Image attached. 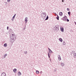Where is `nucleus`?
I'll return each instance as SVG.
<instances>
[{"label":"nucleus","mask_w":76,"mask_h":76,"mask_svg":"<svg viewBox=\"0 0 76 76\" xmlns=\"http://www.w3.org/2000/svg\"><path fill=\"white\" fill-rule=\"evenodd\" d=\"M63 44L64 45H66V42H65L64 41V42H63Z\"/></svg>","instance_id":"22"},{"label":"nucleus","mask_w":76,"mask_h":76,"mask_svg":"<svg viewBox=\"0 0 76 76\" xmlns=\"http://www.w3.org/2000/svg\"><path fill=\"white\" fill-rule=\"evenodd\" d=\"M60 27V26H59L57 24L55 26V28H58L59 27Z\"/></svg>","instance_id":"8"},{"label":"nucleus","mask_w":76,"mask_h":76,"mask_svg":"<svg viewBox=\"0 0 76 76\" xmlns=\"http://www.w3.org/2000/svg\"><path fill=\"white\" fill-rule=\"evenodd\" d=\"M9 26H7V30H9Z\"/></svg>","instance_id":"26"},{"label":"nucleus","mask_w":76,"mask_h":76,"mask_svg":"<svg viewBox=\"0 0 76 76\" xmlns=\"http://www.w3.org/2000/svg\"><path fill=\"white\" fill-rule=\"evenodd\" d=\"M55 14L56 15H57V14H56V13H55Z\"/></svg>","instance_id":"36"},{"label":"nucleus","mask_w":76,"mask_h":76,"mask_svg":"<svg viewBox=\"0 0 76 76\" xmlns=\"http://www.w3.org/2000/svg\"><path fill=\"white\" fill-rule=\"evenodd\" d=\"M54 71L55 72H56V69H54Z\"/></svg>","instance_id":"33"},{"label":"nucleus","mask_w":76,"mask_h":76,"mask_svg":"<svg viewBox=\"0 0 76 76\" xmlns=\"http://www.w3.org/2000/svg\"><path fill=\"white\" fill-rule=\"evenodd\" d=\"M61 32H64V28H61Z\"/></svg>","instance_id":"13"},{"label":"nucleus","mask_w":76,"mask_h":76,"mask_svg":"<svg viewBox=\"0 0 76 76\" xmlns=\"http://www.w3.org/2000/svg\"><path fill=\"white\" fill-rule=\"evenodd\" d=\"M10 38V41L11 42H13L16 40V36L15 34H11Z\"/></svg>","instance_id":"1"},{"label":"nucleus","mask_w":76,"mask_h":76,"mask_svg":"<svg viewBox=\"0 0 76 76\" xmlns=\"http://www.w3.org/2000/svg\"><path fill=\"white\" fill-rule=\"evenodd\" d=\"M74 57L75 58H76V53H75L74 55Z\"/></svg>","instance_id":"14"},{"label":"nucleus","mask_w":76,"mask_h":76,"mask_svg":"<svg viewBox=\"0 0 76 76\" xmlns=\"http://www.w3.org/2000/svg\"><path fill=\"white\" fill-rule=\"evenodd\" d=\"M67 10H68V11H69V8H67Z\"/></svg>","instance_id":"28"},{"label":"nucleus","mask_w":76,"mask_h":76,"mask_svg":"<svg viewBox=\"0 0 76 76\" xmlns=\"http://www.w3.org/2000/svg\"><path fill=\"white\" fill-rule=\"evenodd\" d=\"M49 18V17H48V16H47L46 18L45 19V20H48V19Z\"/></svg>","instance_id":"20"},{"label":"nucleus","mask_w":76,"mask_h":76,"mask_svg":"<svg viewBox=\"0 0 76 76\" xmlns=\"http://www.w3.org/2000/svg\"><path fill=\"white\" fill-rule=\"evenodd\" d=\"M41 17H42V18L43 19H45V18H46V15L44 13L43 14V15H42L41 14Z\"/></svg>","instance_id":"3"},{"label":"nucleus","mask_w":76,"mask_h":76,"mask_svg":"<svg viewBox=\"0 0 76 76\" xmlns=\"http://www.w3.org/2000/svg\"><path fill=\"white\" fill-rule=\"evenodd\" d=\"M43 13H44L42 12V14L43 15Z\"/></svg>","instance_id":"35"},{"label":"nucleus","mask_w":76,"mask_h":76,"mask_svg":"<svg viewBox=\"0 0 76 76\" xmlns=\"http://www.w3.org/2000/svg\"><path fill=\"white\" fill-rule=\"evenodd\" d=\"M59 14V15H60V16H63V12H60Z\"/></svg>","instance_id":"11"},{"label":"nucleus","mask_w":76,"mask_h":76,"mask_svg":"<svg viewBox=\"0 0 76 76\" xmlns=\"http://www.w3.org/2000/svg\"><path fill=\"white\" fill-rule=\"evenodd\" d=\"M48 50H49V51L48 52V53H50V54H51V53H53V51H52V50H51L49 48H48Z\"/></svg>","instance_id":"5"},{"label":"nucleus","mask_w":76,"mask_h":76,"mask_svg":"<svg viewBox=\"0 0 76 76\" xmlns=\"http://www.w3.org/2000/svg\"><path fill=\"white\" fill-rule=\"evenodd\" d=\"M72 53H75V52L74 51H72Z\"/></svg>","instance_id":"30"},{"label":"nucleus","mask_w":76,"mask_h":76,"mask_svg":"<svg viewBox=\"0 0 76 76\" xmlns=\"http://www.w3.org/2000/svg\"><path fill=\"white\" fill-rule=\"evenodd\" d=\"M16 14H15L14 16L13 17L12 19H11L12 20V21H13L14 20H15V17L16 16Z\"/></svg>","instance_id":"4"},{"label":"nucleus","mask_w":76,"mask_h":76,"mask_svg":"<svg viewBox=\"0 0 76 76\" xmlns=\"http://www.w3.org/2000/svg\"><path fill=\"white\" fill-rule=\"evenodd\" d=\"M64 1L63 0H62V2H64V1Z\"/></svg>","instance_id":"37"},{"label":"nucleus","mask_w":76,"mask_h":76,"mask_svg":"<svg viewBox=\"0 0 76 76\" xmlns=\"http://www.w3.org/2000/svg\"><path fill=\"white\" fill-rule=\"evenodd\" d=\"M56 18L57 19V20H59V18H58V17H56Z\"/></svg>","instance_id":"24"},{"label":"nucleus","mask_w":76,"mask_h":76,"mask_svg":"<svg viewBox=\"0 0 76 76\" xmlns=\"http://www.w3.org/2000/svg\"><path fill=\"white\" fill-rule=\"evenodd\" d=\"M70 13L71 12H68V15H69V16H70Z\"/></svg>","instance_id":"23"},{"label":"nucleus","mask_w":76,"mask_h":76,"mask_svg":"<svg viewBox=\"0 0 76 76\" xmlns=\"http://www.w3.org/2000/svg\"><path fill=\"white\" fill-rule=\"evenodd\" d=\"M4 56H7V54L6 53L4 55Z\"/></svg>","instance_id":"27"},{"label":"nucleus","mask_w":76,"mask_h":76,"mask_svg":"<svg viewBox=\"0 0 76 76\" xmlns=\"http://www.w3.org/2000/svg\"><path fill=\"white\" fill-rule=\"evenodd\" d=\"M61 19L65 22L66 21H67V22H69V20L67 19V16H64L63 18H61Z\"/></svg>","instance_id":"2"},{"label":"nucleus","mask_w":76,"mask_h":76,"mask_svg":"<svg viewBox=\"0 0 76 76\" xmlns=\"http://www.w3.org/2000/svg\"><path fill=\"white\" fill-rule=\"evenodd\" d=\"M1 76H6V74L5 72H3L1 73Z\"/></svg>","instance_id":"6"},{"label":"nucleus","mask_w":76,"mask_h":76,"mask_svg":"<svg viewBox=\"0 0 76 76\" xmlns=\"http://www.w3.org/2000/svg\"><path fill=\"white\" fill-rule=\"evenodd\" d=\"M59 41H60L61 42H63V39H61V38H60V39H59Z\"/></svg>","instance_id":"18"},{"label":"nucleus","mask_w":76,"mask_h":76,"mask_svg":"<svg viewBox=\"0 0 76 76\" xmlns=\"http://www.w3.org/2000/svg\"><path fill=\"white\" fill-rule=\"evenodd\" d=\"M50 61H51V59H50Z\"/></svg>","instance_id":"38"},{"label":"nucleus","mask_w":76,"mask_h":76,"mask_svg":"<svg viewBox=\"0 0 76 76\" xmlns=\"http://www.w3.org/2000/svg\"><path fill=\"white\" fill-rule=\"evenodd\" d=\"M39 73V71L38 70H36V73H37V74H38Z\"/></svg>","instance_id":"19"},{"label":"nucleus","mask_w":76,"mask_h":76,"mask_svg":"<svg viewBox=\"0 0 76 76\" xmlns=\"http://www.w3.org/2000/svg\"><path fill=\"white\" fill-rule=\"evenodd\" d=\"M50 55H51V53H48V56L49 58H50Z\"/></svg>","instance_id":"17"},{"label":"nucleus","mask_w":76,"mask_h":76,"mask_svg":"<svg viewBox=\"0 0 76 76\" xmlns=\"http://www.w3.org/2000/svg\"><path fill=\"white\" fill-rule=\"evenodd\" d=\"M44 14L45 15H47V14H46V13H45V12Z\"/></svg>","instance_id":"34"},{"label":"nucleus","mask_w":76,"mask_h":76,"mask_svg":"<svg viewBox=\"0 0 76 76\" xmlns=\"http://www.w3.org/2000/svg\"><path fill=\"white\" fill-rule=\"evenodd\" d=\"M55 28V30L56 32H58V30H59V28Z\"/></svg>","instance_id":"9"},{"label":"nucleus","mask_w":76,"mask_h":76,"mask_svg":"<svg viewBox=\"0 0 76 76\" xmlns=\"http://www.w3.org/2000/svg\"><path fill=\"white\" fill-rule=\"evenodd\" d=\"M57 15V17L59 18V17H58V15Z\"/></svg>","instance_id":"31"},{"label":"nucleus","mask_w":76,"mask_h":76,"mask_svg":"<svg viewBox=\"0 0 76 76\" xmlns=\"http://www.w3.org/2000/svg\"><path fill=\"white\" fill-rule=\"evenodd\" d=\"M17 70V69H13V71L14 73H16V71Z\"/></svg>","instance_id":"15"},{"label":"nucleus","mask_w":76,"mask_h":76,"mask_svg":"<svg viewBox=\"0 0 76 76\" xmlns=\"http://www.w3.org/2000/svg\"><path fill=\"white\" fill-rule=\"evenodd\" d=\"M4 58H6V56H4Z\"/></svg>","instance_id":"32"},{"label":"nucleus","mask_w":76,"mask_h":76,"mask_svg":"<svg viewBox=\"0 0 76 76\" xmlns=\"http://www.w3.org/2000/svg\"><path fill=\"white\" fill-rule=\"evenodd\" d=\"M10 0H7L8 2H10Z\"/></svg>","instance_id":"29"},{"label":"nucleus","mask_w":76,"mask_h":76,"mask_svg":"<svg viewBox=\"0 0 76 76\" xmlns=\"http://www.w3.org/2000/svg\"><path fill=\"white\" fill-rule=\"evenodd\" d=\"M61 66H62V67H63V66H64V65H65L64 63L61 62Z\"/></svg>","instance_id":"12"},{"label":"nucleus","mask_w":76,"mask_h":76,"mask_svg":"<svg viewBox=\"0 0 76 76\" xmlns=\"http://www.w3.org/2000/svg\"><path fill=\"white\" fill-rule=\"evenodd\" d=\"M27 53V51H26V52L25 53H24V54H26Z\"/></svg>","instance_id":"25"},{"label":"nucleus","mask_w":76,"mask_h":76,"mask_svg":"<svg viewBox=\"0 0 76 76\" xmlns=\"http://www.w3.org/2000/svg\"><path fill=\"white\" fill-rule=\"evenodd\" d=\"M4 47H7V43H5L4 44Z\"/></svg>","instance_id":"21"},{"label":"nucleus","mask_w":76,"mask_h":76,"mask_svg":"<svg viewBox=\"0 0 76 76\" xmlns=\"http://www.w3.org/2000/svg\"><path fill=\"white\" fill-rule=\"evenodd\" d=\"M21 75V73H20V72H18V76H20Z\"/></svg>","instance_id":"16"},{"label":"nucleus","mask_w":76,"mask_h":76,"mask_svg":"<svg viewBox=\"0 0 76 76\" xmlns=\"http://www.w3.org/2000/svg\"><path fill=\"white\" fill-rule=\"evenodd\" d=\"M25 22L26 24V23H27V22H28V17H26L25 19Z\"/></svg>","instance_id":"7"},{"label":"nucleus","mask_w":76,"mask_h":76,"mask_svg":"<svg viewBox=\"0 0 76 76\" xmlns=\"http://www.w3.org/2000/svg\"><path fill=\"white\" fill-rule=\"evenodd\" d=\"M25 52H24V53H25Z\"/></svg>","instance_id":"39"},{"label":"nucleus","mask_w":76,"mask_h":76,"mask_svg":"<svg viewBox=\"0 0 76 76\" xmlns=\"http://www.w3.org/2000/svg\"><path fill=\"white\" fill-rule=\"evenodd\" d=\"M58 58L59 60L60 61V60H61V57H60V56L59 55H58Z\"/></svg>","instance_id":"10"}]
</instances>
